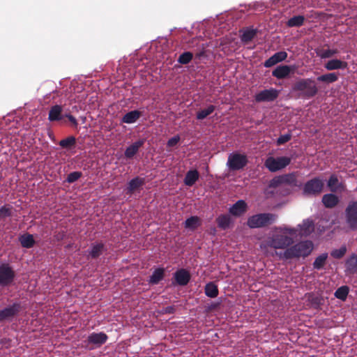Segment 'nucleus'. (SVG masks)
Returning <instances> with one entry per match:
<instances>
[{"mask_svg":"<svg viewBox=\"0 0 357 357\" xmlns=\"http://www.w3.org/2000/svg\"><path fill=\"white\" fill-rule=\"evenodd\" d=\"M297 235V229L287 226L275 227V233L270 236L266 242L260 245L261 249L268 247L274 249H287L294 243V239Z\"/></svg>","mask_w":357,"mask_h":357,"instance_id":"obj_1","label":"nucleus"},{"mask_svg":"<svg viewBox=\"0 0 357 357\" xmlns=\"http://www.w3.org/2000/svg\"><path fill=\"white\" fill-rule=\"evenodd\" d=\"M313 250V243L310 241H301L286 249L283 252H280L279 257L282 259L305 257Z\"/></svg>","mask_w":357,"mask_h":357,"instance_id":"obj_2","label":"nucleus"},{"mask_svg":"<svg viewBox=\"0 0 357 357\" xmlns=\"http://www.w3.org/2000/svg\"><path fill=\"white\" fill-rule=\"evenodd\" d=\"M277 215L264 213L254 215L248 219V226L250 228H259L268 226L276 220Z\"/></svg>","mask_w":357,"mask_h":357,"instance_id":"obj_3","label":"nucleus"},{"mask_svg":"<svg viewBox=\"0 0 357 357\" xmlns=\"http://www.w3.org/2000/svg\"><path fill=\"white\" fill-rule=\"evenodd\" d=\"M295 91H299L308 98L313 97L318 91L314 81L312 79H301L296 82L294 86Z\"/></svg>","mask_w":357,"mask_h":357,"instance_id":"obj_4","label":"nucleus"},{"mask_svg":"<svg viewBox=\"0 0 357 357\" xmlns=\"http://www.w3.org/2000/svg\"><path fill=\"white\" fill-rule=\"evenodd\" d=\"M291 161V158L287 156L281 157H268L265 162V167L271 172H275L281 170L288 166Z\"/></svg>","mask_w":357,"mask_h":357,"instance_id":"obj_5","label":"nucleus"},{"mask_svg":"<svg viewBox=\"0 0 357 357\" xmlns=\"http://www.w3.org/2000/svg\"><path fill=\"white\" fill-rule=\"evenodd\" d=\"M248 163V158L245 154L232 153L228 156L227 166L230 170L236 171L243 169Z\"/></svg>","mask_w":357,"mask_h":357,"instance_id":"obj_6","label":"nucleus"},{"mask_svg":"<svg viewBox=\"0 0 357 357\" xmlns=\"http://www.w3.org/2000/svg\"><path fill=\"white\" fill-rule=\"evenodd\" d=\"M15 273L8 264L0 265V285L3 287L10 285L14 280Z\"/></svg>","mask_w":357,"mask_h":357,"instance_id":"obj_7","label":"nucleus"},{"mask_svg":"<svg viewBox=\"0 0 357 357\" xmlns=\"http://www.w3.org/2000/svg\"><path fill=\"white\" fill-rule=\"evenodd\" d=\"M324 185L323 179L314 178L308 181L304 185L303 193L305 195H319Z\"/></svg>","mask_w":357,"mask_h":357,"instance_id":"obj_8","label":"nucleus"},{"mask_svg":"<svg viewBox=\"0 0 357 357\" xmlns=\"http://www.w3.org/2000/svg\"><path fill=\"white\" fill-rule=\"evenodd\" d=\"M346 220L349 228L357 229V201L349 204L345 211Z\"/></svg>","mask_w":357,"mask_h":357,"instance_id":"obj_9","label":"nucleus"},{"mask_svg":"<svg viewBox=\"0 0 357 357\" xmlns=\"http://www.w3.org/2000/svg\"><path fill=\"white\" fill-rule=\"evenodd\" d=\"M280 93V91L271 88L269 89L263 90L255 96L257 102H270L275 100Z\"/></svg>","mask_w":357,"mask_h":357,"instance_id":"obj_10","label":"nucleus"},{"mask_svg":"<svg viewBox=\"0 0 357 357\" xmlns=\"http://www.w3.org/2000/svg\"><path fill=\"white\" fill-rule=\"evenodd\" d=\"M296 70L294 66L280 65L277 66L272 72V75L277 79H284L294 73Z\"/></svg>","mask_w":357,"mask_h":357,"instance_id":"obj_11","label":"nucleus"},{"mask_svg":"<svg viewBox=\"0 0 357 357\" xmlns=\"http://www.w3.org/2000/svg\"><path fill=\"white\" fill-rule=\"evenodd\" d=\"M107 335L102 333H92L87 337L88 344H93L94 347H100L107 340Z\"/></svg>","mask_w":357,"mask_h":357,"instance_id":"obj_12","label":"nucleus"},{"mask_svg":"<svg viewBox=\"0 0 357 357\" xmlns=\"http://www.w3.org/2000/svg\"><path fill=\"white\" fill-rule=\"evenodd\" d=\"M287 58V53L284 51L278 52L275 53L269 59L265 61L264 66L266 68H270L275 64L282 62Z\"/></svg>","mask_w":357,"mask_h":357,"instance_id":"obj_13","label":"nucleus"},{"mask_svg":"<svg viewBox=\"0 0 357 357\" xmlns=\"http://www.w3.org/2000/svg\"><path fill=\"white\" fill-rule=\"evenodd\" d=\"M297 233L301 236H307L310 235L314 229V222L310 219L304 220L302 224L298 226Z\"/></svg>","mask_w":357,"mask_h":357,"instance_id":"obj_14","label":"nucleus"},{"mask_svg":"<svg viewBox=\"0 0 357 357\" xmlns=\"http://www.w3.org/2000/svg\"><path fill=\"white\" fill-rule=\"evenodd\" d=\"M348 66V63L346 61H342L337 59H333L328 61L324 64V68L327 70H344Z\"/></svg>","mask_w":357,"mask_h":357,"instance_id":"obj_15","label":"nucleus"},{"mask_svg":"<svg viewBox=\"0 0 357 357\" xmlns=\"http://www.w3.org/2000/svg\"><path fill=\"white\" fill-rule=\"evenodd\" d=\"M20 310L18 304H13L11 306L4 308L0 311V321H4L13 317Z\"/></svg>","mask_w":357,"mask_h":357,"instance_id":"obj_16","label":"nucleus"},{"mask_svg":"<svg viewBox=\"0 0 357 357\" xmlns=\"http://www.w3.org/2000/svg\"><path fill=\"white\" fill-rule=\"evenodd\" d=\"M247 210V204L243 200H238L229 208V213L234 216H240Z\"/></svg>","mask_w":357,"mask_h":357,"instance_id":"obj_17","label":"nucleus"},{"mask_svg":"<svg viewBox=\"0 0 357 357\" xmlns=\"http://www.w3.org/2000/svg\"><path fill=\"white\" fill-rule=\"evenodd\" d=\"M144 144V140H138L130 146H129L125 151V156L127 158H132L139 151V148Z\"/></svg>","mask_w":357,"mask_h":357,"instance_id":"obj_18","label":"nucleus"},{"mask_svg":"<svg viewBox=\"0 0 357 357\" xmlns=\"http://www.w3.org/2000/svg\"><path fill=\"white\" fill-rule=\"evenodd\" d=\"M328 186L334 192H342L344 190V185L339 181L337 176L334 174L330 177L328 181Z\"/></svg>","mask_w":357,"mask_h":357,"instance_id":"obj_19","label":"nucleus"},{"mask_svg":"<svg viewBox=\"0 0 357 357\" xmlns=\"http://www.w3.org/2000/svg\"><path fill=\"white\" fill-rule=\"evenodd\" d=\"M174 278L178 284L183 286L188 284L190 276L187 271L181 269L174 273Z\"/></svg>","mask_w":357,"mask_h":357,"instance_id":"obj_20","label":"nucleus"},{"mask_svg":"<svg viewBox=\"0 0 357 357\" xmlns=\"http://www.w3.org/2000/svg\"><path fill=\"white\" fill-rule=\"evenodd\" d=\"M142 114L137 110H133L126 113L122 118L121 121L125 123L130 124L135 123L141 116Z\"/></svg>","mask_w":357,"mask_h":357,"instance_id":"obj_21","label":"nucleus"},{"mask_svg":"<svg viewBox=\"0 0 357 357\" xmlns=\"http://www.w3.org/2000/svg\"><path fill=\"white\" fill-rule=\"evenodd\" d=\"M62 107L60 105H54L51 107L49 112L48 119L50 121H59L62 119Z\"/></svg>","mask_w":357,"mask_h":357,"instance_id":"obj_22","label":"nucleus"},{"mask_svg":"<svg viewBox=\"0 0 357 357\" xmlns=\"http://www.w3.org/2000/svg\"><path fill=\"white\" fill-rule=\"evenodd\" d=\"M322 202L326 207L333 208L337 205L338 202V198L333 194H327L324 195L322 198Z\"/></svg>","mask_w":357,"mask_h":357,"instance_id":"obj_23","label":"nucleus"},{"mask_svg":"<svg viewBox=\"0 0 357 357\" xmlns=\"http://www.w3.org/2000/svg\"><path fill=\"white\" fill-rule=\"evenodd\" d=\"M347 270L350 273H356L357 271V255L352 254L345 262Z\"/></svg>","mask_w":357,"mask_h":357,"instance_id":"obj_24","label":"nucleus"},{"mask_svg":"<svg viewBox=\"0 0 357 357\" xmlns=\"http://www.w3.org/2000/svg\"><path fill=\"white\" fill-rule=\"evenodd\" d=\"M218 227L222 229H228L231 223V218L229 215H221L216 219Z\"/></svg>","mask_w":357,"mask_h":357,"instance_id":"obj_25","label":"nucleus"},{"mask_svg":"<svg viewBox=\"0 0 357 357\" xmlns=\"http://www.w3.org/2000/svg\"><path fill=\"white\" fill-rule=\"evenodd\" d=\"M199 178V173L197 170H190L187 172L184 183L188 186H192L197 181Z\"/></svg>","mask_w":357,"mask_h":357,"instance_id":"obj_26","label":"nucleus"},{"mask_svg":"<svg viewBox=\"0 0 357 357\" xmlns=\"http://www.w3.org/2000/svg\"><path fill=\"white\" fill-rule=\"evenodd\" d=\"M338 79V74L336 73H330L322 75L317 77L319 82H325L327 84L333 83Z\"/></svg>","mask_w":357,"mask_h":357,"instance_id":"obj_27","label":"nucleus"},{"mask_svg":"<svg viewBox=\"0 0 357 357\" xmlns=\"http://www.w3.org/2000/svg\"><path fill=\"white\" fill-rule=\"evenodd\" d=\"M284 184L296 186L297 184V174L295 172L286 174L282 175Z\"/></svg>","mask_w":357,"mask_h":357,"instance_id":"obj_28","label":"nucleus"},{"mask_svg":"<svg viewBox=\"0 0 357 357\" xmlns=\"http://www.w3.org/2000/svg\"><path fill=\"white\" fill-rule=\"evenodd\" d=\"M144 184V179L140 178L139 177L135 178L132 179L129 183L128 187V191L129 193H132L134 191L137 190Z\"/></svg>","mask_w":357,"mask_h":357,"instance_id":"obj_29","label":"nucleus"},{"mask_svg":"<svg viewBox=\"0 0 357 357\" xmlns=\"http://www.w3.org/2000/svg\"><path fill=\"white\" fill-rule=\"evenodd\" d=\"M20 241L24 248H30L34 245V239L31 234H24L20 236Z\"/></svg>","mask_w":357,"mask_h":357,"instance_id":"obj_30","label":"nucleus"},{"mask_svg":"<svg viewBox=\"0 0 357 357\" xmlns=\"http://www.w3.org/2000/svg\"><path fill=\"white\" fill-rule=\"evenodd\" d=\"M200 225L199 218L197 216H192L188 218L184 223L185 227L194 230L197 229Z\"/></svg>","mask_w":357,"mask_h":357,"instance_id":"obj_31","label":"nucleus"},{"mask_svg":"<svg viewBox=\"0 0 357 357\" xmlns=\"http://www.w3.org/2000/svg\"><path fill=\"white\" fill-rule=\"evenodd\" d=\"M257 31L255 29H247L243 31L241 35V40L244 43H248L256 36Z\"/></svg>","mask_w":357,"mask_h":357,"instance_id":"obj_32","label":"nucleus"},{"mask_svg":"<svg viewBox=\"0 0 357 357\" xmlns=\"http://www.w3.org/2000/svg\"><path fill=\"white\" fill-rule=\"evenodd\" d=\"M205 294L210 298H215L218 295V287L213 282L208 283L205 287Z\"/></svg>","mask_w":357,"mask_h":357,"instance_id":"obj_33","label":"nucleus"},{"mask_svg":"<svg viewBox=\"0 0 357 357\" xmlns=\"http://www.w3.org/2000/svg\"><path fill=\"white\" fill-rule=\"evenodd\" d=\"M327 258H328V254L327 253H323V254L320 255L319 256H318L315 259V260H314V261L313 263L314 268L319 270L321 268H323V266L326 264Z\"/></svg>","mask_w":357,"mask_h":357,"instance_id":"obj_34","label":"nucleus"},{"mask_svg":"<svg viewBox=\"0 0 357 357\" xmlns=\"http://www.w3.org/2000/svg\"><path fill=\"white\" fill-rule=\"evenodd\" d=\"M164 276V269L163 268H158L155 270L153 273L152 275L150 278L149 282L152 284H158Z\"/></svg>","mask_w":357,"mask_h":357,"instance_id":"obj_35","label":"nucleus"},{"mask_svg":"<svg viewBox=\"0 0 357 357\" xmlns=\"http://www.w3.org/2000/svg\"><path fill=\"white\" fill-rule=\"evenodd\" d=\"M215 106L209 105L207 108L202 109L197 112V119L202 120L206 118L208 115L211 114L215 110Z\"/></svg>","mask_w":357,"mask_h":357,"instance_id":"obj_36","label":"nucleus"},{"mask_svg":"<svg viewBox=\"0 0 357 357\" xmlns=\"http://www.w3.org/2000/svg\"><path fill=\"white\" fill-rule=\"evenodd\" d=\"M304 17L302 15L294 16L290 18L287 22V25L290 27L300 26L303 24Z\"/></svg>","mask_w":357,"mask_h":357,"instance_id":"obj_37","label":"nucleus"},{"mask_svg":"<svg viewBox=\"0 0 357 357\" xmlns=\"http://www.w3.org/2000/svg\"><path fill=\"white\" fill-rule=\"evenodd\" d=\"M338 53V50L336 49H326L321 50L318 55L321 59H328L336 55Z\"/></svg>","mask_w":357,"mask_h":357,"instance_id":"obj_38","label":"nucleus"},{"mask_svg":"<svg viewBox=\"0 0 357 357\" xmlns=\"http://www.w3.org/2000/svg\"><path fill=\"white\" fill-rule=\"evenodd\" d=\"M349 294V288L347 286H342L340 288H338L335 293V296L336 298L341 299L342 301H345L347 295Z\"/></svg>","mask_w":357,"mask_h":357,"instance_id":"obj_39","label":"nucleus"},{"mask_svg":"<svg viewBox=\"0 0 357 357\" xmlns=\"http://www.w3.org/2000/svg\"><path fill=\"white\" fill-rule=\"evenodd\" d=\"M76 142L75 137L70 136L59 142V145L62 148L69 149L73 147Z\"/></svg>","mask_w":357,"mask_h":357,"instance_id":"obj_40","label":"nucleus"},{"mask_svg":"<svg viewBox=\"0 0 357 357\" xmlns=\"http://www.w3.org/2000/svg\"><path fill=\"white\" fill-rule=\"evenodd\" d=\"M102 250H103V245L102 244L98 243V244L93 245L91 247V249L90 251V255L93 258H96L102 254Z\"/></svg>","mask_w":357,"mask_h":357,"instance_id":"obj_41","label":"nucleus"},{"mask_svg":"<svg viewBox=\"0 0 357 357\" xmlns=\"http://www.w3.org/2000/svg\"><path fill=\"white\" fill-rule=\"evenodd\" d=\"M192 59V54L190 52H185L181 54L178 59L181 64H188Z\"/></svg>","mask_w":357,"mask_h":357,"instance_id":"obj_42","label":"nucleus"},{"mask_svg":"<svg viewBox=\"0 0 357 357\" xmlns=\"http://www.w3.org/2000/svg\"><path fill=\"white\" fill-rule=\"evenodd\" d=\"M347 252V248L345 245H342L339 249H335L333 250L331 253V256L335 259H340L342 258Z\"/></svg>","mask_w":357,"mask_h":357,"instance_id":"obj_43","label":"nucleus"},{"mask_svg":"<svg viewBox=\"0 0 357 357\" xmlns=\"http://www.w3.org/2000/svg\"><path fill=\"white\" fill-rule=\"evenodd\" d=\"M284 184L282 175L274 177L271 181L269 186L271 188H276L280 185Z\"/></svg>","mask_w":357,"mask_h":357,"instance_id":"obj_44","label":"nucleus"},{"mask_svg":"<svg viewBox=\"0 0 357 357\" xmlns=\"http://www.w3.org/2000/svg\"><path fill=\"white\" fill-rule=\"evenodd\" d=\"M82 176V173L79 172H73L68 174L66 181L68 183H73L78 180Z\"/></svg>","mask_w":357,"mask_h":357,"instance_id":"obj_45","label":"nucleus"},{"mask_svg":"<svg viewBox=\"0 0 357 357\" xmlns=\"http://www.w3.org/2000/svg\"><path fill=\"white\" fill-rule=\"evenodd\" d=\"M11 215V208L3 206L0 208V218H4Z\"/></svg>","mask_w":357,"mask_h":357,"instance_id":"obj_46","label":"nucleus"},{"mask_svg":"<svg viewBox=\"0 0 357 357\" xmlns=\"http://www.w3.org/2000/svg\"><path fill=\"white\" fill-rule=\"evenodd\" d=\"M291 135L290 134H286L281 135L277 140V144L281 145L287 142H289L291 139Z\"/></svg>","mask_w":357,"mask_h":357,"instance_id":"obj_47","label":"nucleus"},{"mask_svg":"<svg viewBox=\"0 0 357 357\" xmlns=\"http://www.w3.org/2000/svg\"><path fill=\"white\" fill-rule=\"evenodd\" d=\"M180 140V137L178 135L174 136L169 139L167 142V146L169 147H172L176 146Z\"/></svg>","mask_w":357,"mask_h":357,"instance_id":"obj_48","label":"nucleus"},{"mask_svg":"<svg viewBox=\"0 0 357 357\" xmlns=\"http://www.w3.org/2000/svg\"><path fill=\"white\" fill-rule=\"evenodd\" d=\"M68 117V119H69V121L75 126H77V121L76 120V119L72 115L69 114V115H67L66 116Z\"/></svg>","mask_w":357,"mask_h":357,"instance_id":"obj_49","label":"nucleus"}]
</instances>
